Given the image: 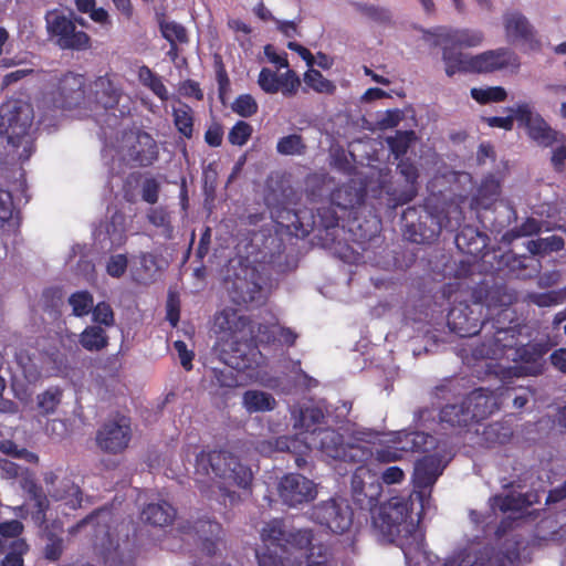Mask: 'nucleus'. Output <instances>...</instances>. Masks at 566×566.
<instances>
[{"label": "nucleus", "mask_w": 566, "mask_h": 566, "mask_svg": "<svg viewBox=\"0 0 566 566\" xmlns=\"http://www.w3.org/2000/svg\"><path fill=\"white\" fill-rule=\"evenodd\" d=\"M222 272L229 301L216 313L213 326L214 348L226 368H213L212 374L220 387L235 388L248 380V243L239 242Z\"/></svg>", "instance_id": "f257e3e1"}, {"label": "nucleus", "mask_w": 566, "mask_h": 566, "mask_svg": "<svg viewBox=\"0 0 566 566\" xmlns=\"http://www.w3.org/2000/svg\"><path fill=\"white\" fill-rule=\"evenodd\" d=\"M421 494L396 495L377 506L371 514V527L382 542L401 548L407 566L419 563L424 555V536L418 528L426 509Z\"/></svg>", "instance_id": "f03ea898"}, {"label": "nucleus", "mask_w": 566, "mask_h": 566, "mask_svg": "<svg viewBox=\"0 0 566 566\" xmlns=\"http://www.w3.org/2000/svg\"><path fill=\"white\" fill-rule=\"evenodd\" d=\"M284 248L283 239L273 227L250 231V304L265 305L280 276L294 268Z\"/></svg>", "instance_id": "7ed1b4c3"}, {"label": "nucleus", "mask_w": 566, "mask_h": 566, "mask_svg": "<svg viewBox=\"0 0 566 566\" xmlns=\"http://www.w3.org/2000/svg\"><path fill=\"white\" fill-rule=\"evenodd\" d=\"M380 433L368 428H356L345 437L332 428L313 429L306 434L307 443L322 454L333 460L348 463H363L374 457L373 444L379 440Z\"/></svg>", "instance_id": "20e7f679"}, {"label": "nucleus", "mask_w": 566, "mask_h": 566, "mask_svg": "<svg viewBox=\"0 0 566 566\" xmlns=\"http://www.w3.org/2000/svg\"><path fill=\"white\" fill-rule=\"evenodd\" d=\"M300 196L283 177L270 178L266 182L264 202L272 220L282 227L293 228L302 237L316 229V212L313 209H298Z\"/></svg>", "instance_id": "39448f33"}, {"label": "nucleus", "mask_w": 566, "mask_h": 566, "mask_svg": "<svg viewBox=\"0 0 566 566\" xmlns=\"http://www.w3.org/2000/svg\"><path fill=\"white\" fill-rule=\"evenodd\" d=\"M413 422L415 430H401L395 433L392 440L394 447L377 450V459L381 462H392L398 460L401 454L399 452H421L432 451L438 446V439L431 433L436 431V409L420 408L415 411Z\"/></svg>", "instance_id": "423d86ee"}, {"label": "nucleus", "mask_w": 566, "mask_h": 566, "mask_svg": "<svg viewBox=\"0 0 566 566\" xmlns=\"http://www.w3.org/2000/svg\"><path fill=\"white\" fill-rule=\"evenodd\" d=\"M264 305L250 304V381L254 378L252 364L261 367L265 364V356L259 346L274 344L277 335L283 344L293 346L297 334L289 327H280L277 317Z\"/></svg>", "instance_id": "0eeeda50"}, {"label": "nucleus", "mask_w": 566, "mask_h": 566, "mask_svg": "<svg viewBox=\"0 0 566 566\" xmlns=\"http://www.w3.org/2000/svg\"><path fill=\"white\" fill-rule=\"evenodd\" d=\"M34 118L33 108L21 99H10L0 106V133L14 148L22 147L21 161L30 159L34 151V140L30 134Z\"/></svg>", "instance_id": "6e6552de"}, {"label": "nucleus", "mask_w": 566, "mask_h": 566, "mask_svg": "<svg viewBox=\"0 0 566 566\" xmlns=\"http://www.w3.org/2000/svg\"><path fill=\"white\" fill-rule=\"evenodd\" d=\"M523 329H526V325L520 323L511 307L499 310L491 318L484 315L483 331L486 339L482 344L481 353L491 359L504 358L506 348L517 345Z\"/></svg>", "instance_id": "1a4fd4ad"}, {"label": "nucleus", "mask_w": 566, "mask_h": 566, "mask_svg": "<svg viewBox=\"0 0 566 566\" xmlns=\"http://www.w3.org/2000/svg\"><path fill=\"white\" fill-rule=\"evenodd\" d=\"M196 470L211 479H220L226 485L248 488V468L229 451H201L196 458Z\"/></svg>", "instance_id": "9d476101"}, {"label": "nucleus", "mask_w": 566, "mask_h": 566, "mask_svg": "<svg viewBox=\"0 0 566 566\" xmlns=\"http://www.w3.org/2000/svg\"><path fill=\"white\" fill-rule=\"evenodd\" d=\"M261 539L280 546L284 554L291 551L311 552V556L315 554L314 531L310 527L297 528L289 525L282 518H273L265 523L261 530Z\"/></svg>", "instance_id": "9b49d317"}, {"label": "nucleus", "mask_w": 566, "mask_h": 566, "mask_svg": "<svg viewBox=\"0 0 566 566\" xmlns=\"http://www.w3.org/2000/svg\"><path fill=\"white\" fill-rule=\"evenodd\" d=\"M506 109L515 113L518 127L523 128L530 140L537 146L548 148L556 143L566 140L565 134L553 128L530 103L520 102Z\"/></svg>", "instance_id": "f8f14e48"}, {"label": "nucleus", "mask_w": 566, "mask_h": 566, "mask_svg": "<svg viewBox=\"0 0 566 566\" xmlns=\"http://www.w3.org/2000/svg\"><path fill=\"white\" fill-rule=\"evenodd\" d=\"M44 21L49 38L61 50L85 51L91 48L90 35L85 31L77 30L72 17H67L63 11L48 10Z\"/></svg>", "instance_id": "ddd939ff"}, {"label": "nucleus", "mask_w": 566, "mask_h": 566, "mask_svg": "<svg viewBox=\"0 0 566 566\" xmlns=\"http://www.w3.org/2000/svg\"><path fill=\"white\" fill-rule=\"evenodd\" d=\"M405 238L417 244L433 242L440 234L442 226L440 216L427 207H408L401 216Z\"/></svg>", "instance_id": "4468645a"}, {"label": "nucleus", "mask_w": 566, "mask_h": 566, "mask_svg": "<svg viewBox=\"0 0 566 566\" xmlns=\"http://www.w3.org/2000/svg\"><path fill=\"white\" fill-rule=\"evenodd\" d=\"M484 263H489L494 271H506L507 274L518 280H531L536 277L542 263L531 255L515 254L512 250L502 251L501 248H493L482 255Z\"/></svg>", "instance_id": "2eb2a0df"}, {"label": "nucleus", "mask_w": 566, "mask_h": 566, "mask_svg": "<svg viewBox=\"0 0 566 566\" xmlns=\"http://www.w3.org/2000/svg\"><path fill=\"white\" fill-rule=\"evenodd\" d=\"M310 520L326 527L334 534H344L353 525L354 512L348 501L331 497L313 505L308 512Z\"/></svg>", "instance_id": "dca6fc26"}, {"label": "nucleus", "mask_w": 566, "mask_h": 566, "mask_svg": "<svg viewBox=\"0 0 566 566\" xmlns=\"http://www.w3.org/2000/svg\"><path fill=\"white\" fill-rule=\"evenodd\" d=\"M49 97L54 107L60 109L86 108L87 87L86 78L82 74L65 72L56 78L49 92Z\"/></svg>", "instance_id": "f3484780"}, {"label": "nucleus", "mask_w": 566, "mask_h": 566, "mask_svg": "<svg viewBox=\"0 0 566 566\" xmlns=\"http://www.w3.org/2000/svg\"><path fill=\"white\" fill-rule=\"evenodd\" d=\"M133 438L132 420L129 417L117 413L107 419L97 429L96 446L105 453L117 455L123 453Z\"/></svg>", "instance_id": "a211bd4d"}, {"label": "nucleus", "mask_w": 566, "mask_h": 566, "mask_svg": "<svg viewBox=\"0 0 566 566\" xmlns=\"http://www.w3.org/2000/svg\"><path fill=\"white\" fill-rule=\"evenodd\" d=\"M350 485L355 505L371 513L378 506L382 493V482L378 474L366 465H359L352 475Z\"/></svg>", "instance_id": "6ab92c4d"}, {"label": "nucleus", "mask_w": 566, "mask_h": 566, "mask_svg": "<svg viewBox=\"0 0 566 566\" xmlns=\"http://www.w3.org/2000/svg\"><path fill=\"white\" fill-rule=\"evenodd\" d=\"M446 468L444 458L439 452L423 455L415 462L412 472L413 490L410 494L422 495V507L430 505L431 488Z\"/></svg>", "instance_id": "aec40b11"}, {"label": "nucleus", "mask_w": 566, "mask_h": 566, "mask_svg": "<svg viewBox=\"0 0 566 566\" xmlns=\"http://www.w3.org/2000/svg\"><path fill=\"white\" fill-rule=\"evenodd\" d=\"M484 314L479 302H460L453 305L447 315L450 332L459 337H472L483 331Z\"/></svg>", "instance_id": "412c9836"}, {"label": "nucleus", "mask_w": 566, "mask_h": 566, "mask_svg": "<svg viewBox=\"0 0 566 566\" xmlns=\"http://www.w3.org/2000/svg\"><path fill=\"white\" fill-rule=\"evenodd\" d=\"M551 347L552 345L548 339H534L526 344L518 339L515 347L506 348L504 357L518 363L525 375L537 376L544 371L545 356L551 350Z\"/></svg>", "instance_id": "4be33fe9"}, {"label": "nucleus", "mask_w": 566, "mask_h": 566, "mask_svg": "<svg viewBox=\"0 0 566 566\" xmlns=\"http://www.w3.org/2000/svg\"><path fill=\"white\" fill-rule=\"evenodd\" d=\"M489 502L493 512L499 510L502 513H511L496 526L494 534L497 539L504 537L511 530L520 524L524 517V511L530 506V502L522 494H496L490 497Z\"/></svg>", "instance_id": "5701e85b"}, {"label": "nucleus", "mask_w": 566, "mask_h": 566, "mask_svg": "<svg viewBox=\"0 0 566 566\" xmlns=\"http://www.w3.org/2000/svg\"><path fill=\"white\" fill-rule=\"evenodd\" d=\"M471 73L488 74L506 69L517 71L521 66L520 56L511 48L502 46L488 50L470 57Z\"/></svg>", "instance_id": "b1692460"}, {"label": "nucleus", "mask_w": 566, "mask_h": 566, "mask_svg": "<svg viewBox=\"0 0 566 566\" xmlns=\"http://www.w3.org/2000/svg\"><path fill=\"white\" fill-rule=\"evenodd\" d=\"M473 301L479 302L482 308H506L517 301V294L506 283L496 281L495 279H485L481 281L472 290Z\"/></svg>", "instance_id": "393cba45"}, {"label": "nucleus", "mask_w": 566, "mask_h": 566, "mask_svg": "<svg viewBox=\"0 0 566 566\" xmlns=\"http://www.w3.org/2000/svg\"><path fill=\"white\" fill-rule=\"evenodd\" d=\"M282 502L291 507L308 503L317 495L316 484L300 473L285 474L277 486Z\"/></svg>", "instance_id": "a878e982"}, {"label": "nucleus", "mask_w": 566, "mask_h": 566, "mask_svg": "<svg viewBox=\"0 0 566 566\" xmlns=\"http://www.w3.org/2000/svg\"><path fill=\"white\" fill-rule=\"evenodd\" d=\"M503 27L507 42H523L531 51H541L542 41L537 36V30L521 11H506L503 14Z\"/></svg>", "instance_id": "bb28decb"}, {"label": "nucleus", "mask_w": 566, "mask_h": 566, "mask_svg": "<svg viewBox=\"0 0 566 566\" xmlns=\"http://www.w3.org/2000/svg\"><path fill=\"white\" fill-rule=\"evenodd\" d=\"M180 530L200 545L207 557H216L219 549L221 524L209 518H199L193 523L188 522L187 525H181Z\"/></svg>", "instance_id": "cd10ccee"}, {"label": "nucleus", "mask_w": 566, "mask_h": 566, "mask_svg": "<svg viewBox=\"0 0 566 566\" xmlns=\"http://www.w3.org/2000/svg\"><path fill=\"white\" fill-rule=\"evenodd\" d=\"M258 83L265 93L275 94L281 92L286 98L295 96L301 86L298 75L291 69H287L285 73L277 74L268 67H263Z\"/></svg>", "instance_id": "c85d7f7f"}, {"label": "nucleus", "mask_w": 566, "mask_h": 566, "mask_svg": "<svg viewBox=\"0 0 566 566\" xmlns=\"http://www.w3.org/2000/svg\"><path fill=\"white\" fill-rule=\"evenodd\" d=\"M397 172L405 179L407 186L400 191L395 189L392 192H388L387 207L390 210H395L397 207L411 201L418 191L417 180L419 178V170L413 160L410 158L399 159Z\"/></svg>", "instance_id": "c756f323"}, {"label": "nucleus", "mask_w": 566, "mask_h": 566, "mask_svg": "<svg viewBox=\"0 0 566 566\" xmlns=\"http://www.w3.org/2000/svg\"><path fill=\"white\" fill-rule=\"evenodd\" d=\"M43 481L50 496L55 501H63L70 509L81 507L83 493L81 488L70 478H63L59 483L57 475L53 471L43 474Z\"/></svg>", "instance_id": "7c9ffc66"}, {"label": "nucleus", "mask_w": 566, "mask_h": 566, "mask_svg": "<svg viewBox=\"0 0 566 566\" xmlns=\"http://www.w3.org/2000/svg\"><path fill=\"white\" fill-rule=\"evenodd\" d=\"M122 90L107 76H98L87 92L86 108H115L120 99Z\"/></svg>", "instance_id": "2f4dec72"}, {"label": "nucleus", "mask_w": 566, "mask_h": 566, "mask_svg": "<svg viewBox=\"0 0 566 566\" xmlns=\"http://www.w3.org/2000/svg\"><path fill=\"white\" fill-rule=\"evenodd\" d=\"M437 427L442 430H467L473 424L472 416L469 407L465 406L463 399L459 402L447 403L439 412L436 411Z\"/></svg>", "instance_id": "473e14b6"}, {"label": "nucleus", "mask_w": 566, "mask_h": 566, "mask_svg": "<svg viewBox=\"0 0 566 566\" xmlns=\"http://www.w3.org/2000/svg\"><path fill=\"white\" fill-rule=\"evenodd\" d=\"M489 240L486 233L470 224L460 227L454 237V243L459 251L463 254L481 258L485 253L484 250L489 244Z\"/></svg>", "instance_id": "72a5a7b5"}, {"label": "nucleus", "mask_w": 566, "mask_h": 566, "mask_svg": "<svg viewBox=\"0 0 566 566\" xmlns=\"http://www.w3.org/2000/svg\"><path fill=\"white\" fill-rule=\"evenodd\" d=\"M462 399L465 406L469 407L473 423L485 419L496 409V401L493 392L482 387L473 389Z\"/></svg>", "instance_id": "f704fd0d"}, {"label": "nucleus", "mask_w": 566, "mask_h": 566, "mask_svg": "<svg viewBox=\"0 0 566 566\" xmlns=\"http://www.w3.org/2000/svg\"><path fill=\"white\" fill-rule=\"evenodd\" d=\"M176 513V509L170 503L159 501L147 504L140 513V518L149 525L164 527L174 522Z\"/></svg>", "instance_id": "c9c22d12"}, {"label": "nucleus", "mask_w": 566, "mask_h": 566, "mask_svg": "<svg viewBox=\"0 0 566 566\" xmlns=\"http://www.w3.org/2000/svg\"><path fill=\"white\" fill-rule=\"evenodd\" d=\"M472 55L465 54L461 49L447 42L442 48V61L444 63V71L447 76L452 77L457 73H471L469 66L470 57Z\"/></svg>", "instance_id": "e433bc0d"}, {"label": "nucleus", "mask_w": 566, "mask_h": 566, "mask_svg": "<svg viewBox=\"0 0 566 566\" xmlns=\"http://www.w3.org/2000/svg\"><path fill=\"white\" fill-rule=\"evenodd\" d=\"M275 444L279 451H286L291 454L297 468L303 469L307 465L305 455L312 447L307 443L306 437L304 440H300L296 437L284 436L277 438Z\"/></svg>", "instance_id": "4c0bfd02"}, {"label": "nucleus", "mask_w": 566, "mask_h": 566, "mask_svg": "<svg viewBox=\"0 0 566 566\" xmlns=\"http://www.w3.org/2000/svg\"><path fill=\"white\" fill-rule=\"evenodd\" d=\"M146 220L158 230V234L166 240L174 238L171 211L166 206L150 207L146 211Z\"/></svg>", "instance_id": "58836bf2"}, {"label": "nucleus", "mask_w": 566, "mask_h": 566, "mask_svg": "<svg viewBox=\"0 0 566 566\" xmlns=\"http://www.w3.org/2000/svg\"><path fill=\"white\" fill-rule=\"evenodd\" d=\"M364 201V191L352 185H344L331 195V202L342 210L353 209Z\"/></svg>", "instance_id": "ea45409f"}, {"label": "nucleus", "mask_w": 566, "mask_h": 566, "mask_svg": "<svg viewBox=\"0 0 566 566\" xmlns=\"http://www.w3.org/2000/svg\"><path fill=\"white\" fill-rule=\"evenodd\" d=\"M444 40L459 49H470L481 45L484 34L474 29H448Z\"/></svg>", "instance_id": "a19ab883"}, {"label": "nucleus", "mask_w": 566, "mask_h": 566, "mask_svg": "<svg viewBox=\"0 0 566 566\" xmlns=\"http://www.w3.org/2000/svg\"><path fill=\"white\" fill-rule=\"evenodd\" d=\"M108 335L98 325L86 326L80 334L81 346L88 352H101L108 346Z\"/></svg>", "instance_id": "79ce46f5"}, {"label": "nucleus", "mask_w": 566, "mask_h": 566, "mask_svg": "<svg viewBox=\"0 0 566 566\" xmlns=\"http://www.w3.org/2000/svg\"><path fill=\"white\" fill-rule=\"evenodd\" d=\"M158 158L156 140L148 134L143 133L137 137V146H134V160L140 166H149Z\"/></svg>", "instance_id": "37998d69"}, {"label": "nucleus", "mask_w": 566, "mask_h": 566, "mask_svg": "<svg viewBox=\"0 0 566 566\" xmlns=\"http://www.w3.org/2000/svg\"><path fill=\"white\" fill-rule=\"evenodd\" d=\"M325 412L319 406H303L300 408L298 418L294 426L304 429L306 434H310L313 429H323L319 426L325 423Z\"/></svg>", "instance_id": "c03bdc74"}, {"label": "nucleus", "mask_w": 566, "mask_h": 566, "mask_svg": "<svg viewBox=\"0 0 566 566\" xmlns=\"http://www.w3.org/2000/svg\"><path fill=\"white\" fill-rule=\"evenodd\" d=\"M172 118L178 133L187 139L192 138L195 122L192 108L179 101V106L172 108Z\"/></svg>", "instance_id": "a18cd8bd"}, {"label": "nucleus", "mask_w": 566, "mask_h": 566, "mask_svg": "<svg viewBox=\"0 0 566 566\" xmlns=\"http://www.w3.org/2000/svg\"><path fill=\"white\" fill-rule=\"evenodd\" d=\"M525 245L533 258L535 255L544 256L552 252L562 251L565 247V240L559 235H551L547 238L530 240Z\"/></svg>", "instance_id": "49530a36"}, {"label": "nucleus", "mask_w": 566, "mask_h": 566, "mask_svg": "<svg viewBox=\"0 0 566 566\" xmlns=\"http://www.w3.org/2000/svg\"><path fill=\"white\" fill-rule=\"evenodd\" d=\"M316 229L321 233L326 232V237H332L334 241L333 231L338 228L339 217L336 212L335 206L332 202L327 206H321L316 210Z\"/></svg>", "instance_id": "de8ad7c7"}, {"label": "nucleus", "mask_w": 566, "mask_h": 566, "mask_svg": "<svg viewBox=\"0 0 566 566\" xmlns=\"http://www.w3.org/2000/svg\"><path fill=\"white\" fill-rule=\"evenodd\" d=\"M15 360L28 382H35L41 378L42 367L34 354L31 355L28 349H20L15 354Z\"/></svg>", "instance_id": "09e8293b"}, {"label": "nucleus", "mask_w": 566, "mask_h": 566, "mask_svg": "<svg viewBox=\"0 0 566 566\" xmlns=\"http://www.w3.org/2000/svg\"><path fill=\"white\" fill-rule=\"evenodd\" d=\"M416 140V133L413 130H397L394 136H388L386 143L394 155L395 159L406 158L411 144Z\"/></svg>", "instance_id": "8fccbe9b"}, {"label": "nucleus", "mask_w": 566, "mask_h": 566, "mask_svg": "<svg viewBox=\"0 0 566 566\" xmlns=\"http://www.w3.org/2000/svg\"><path fill=\"white\" fill-rule=\"evenodd\" d=\"M138 78L142 84L148 87L163 102L169 98L168 90L155 72L147 65H143L138 70Z\"/></svg>", "instance_id": "3c124183"}, {"label": "nucleus", "mask_w": 566, "mask_h": 566, "mask_svg": "<svg viewBox=\"0 0 566 566\" xmlns=\"http://www.w3.org/2000/svg\"><path fill=\"white\" fill-rule=\"evenodd\" d=\"M493 557L494 547L491 545L471 547L467 551L460 566H492Z\"/></svg>", "instance_id": "603ef678"}, {"label": "nucleus", "mask_w": 566, "mask_h": 566, "mask_svg": "<svg viewBox=\"0 0 566 566\" xmlns=\"http://www.w3.org/2000/svg\"><path fill=\"white\" fill-rule=\"evenodd\" d=\"M263 547L255 551V557L259 566H282L284 552L274 543L262 541Z\"/></svg>", "instance_id": "864d4df0"}, {"label": "nucleus", "mask_w": 566, "mask_h": 566, "mask_svg": "<svg viewBox=\"0 0 566 566\" xmlns=\"http://www.w3.org/2000/svg\"><path fill=\"white\" fill-rule=\"evenodd\" d=\"M213 69L216 73V81L218 83V97L221 104L226 106L228 103V95L231 91V84L223 60L219 54H214L213 56Z\"/></svg>", "instance_id": "5fc2aeb1"}, {"label": "nucleus", "mask_w": 566, "mask_h": 566, "mask_svg": "<svg viewBox=\"0 0 566 566\" xmlns=\"http://www.w3.org/2000/svg\"><path fill=\"white\" fill-rule=\"evenodd\" d=\"M303 80L308 87L317 93L333 95L336 91V85L325 78L318 70L313 67H310V70L304 73Z\"/></svg>", "instance_id": "6e6d98bb"}, {"label": "nucleus", "mask_w": 566, "mask_h": 566, "mask_svg": "<svg viewBox=\"0 0 566 566\" xmlns=\"http://www.w3.org/2000/svg\"><path fill=\"white\" fill-rule=\"evenodd\" d=\"M63 390L60 387H49L45 391L38 395V408L43 415L55 412L62 401Z\"/></svg>", "instance_id": "4d7b16f0"}, {"label": "nucleus", "mask_w": 566, "mask_h": 566, "mask_svg": "<svg viewBox=\"0 0 566 566\" xmlns=\"http://www.w3.org/2000/svg\"><path fill=\"white\" fill-rule=\"evenodd\" d=\"M69 304L72 306L74 316L83 317L91 313L94 298L88 291H77L69 296Z\"/></svg>", "instance_id": "13d9d810"}, {"label": "nucleus", "mask_w": 566, "mask_h": 566, "mask_svg": "<svg viewBox=\"0 0 566 566\" xmlns=\"http://www.w3.org/2000/svg\"><path fill=\"white\" fill-rule=\"evenodd\" d=\"M471 97L479 104L485 105L505 101L507 93L502 86H491L486 88L473 87L471 88Z\"/></svg>", "instance_id": "bf43d9fd"}, {"label": "nucleus", "mask_w": 566, "mask_h": 566, "mask_svg": "<svg viewBox=\"0 0 566 566\" xmlns=\"http://www.w3.org/2000/svg\"><path fill=\"white\" fill-rule=\"evenodd\" d=\"M276 150L285 156L303 155L306 150V145L301 135L291 134L279 139Z\"/></svg>", "instance_id": "052dcab7"}, {"label": "nucleus", "mask_w": 566, "mask_h": 566, "mask_svg": "<svg viewBox=\"0 0 566 566\" xmlns=\"http://www.w3.org/2000/svg\"><path fill=\"white\" fill-rule=\"evenodd\" d=\"M42 537L45 539V545L42 551L44 559L52 563L60 560L64 553L63 536H57L53 533H42Z\"/></svg>", "instance_id": "680f3d73"}, {"label": "nucleus", "mask_w": 566, "mask_h": 566, "mask_svg": "<svg viewBox=\"0 0 566 566\" xmlns=\"http://www.w3.org/2000/svg\"><path fill=\"white\" fill-rule=\"evenodd\" d=\"M349 4L371 21L382 23L390 20L389 11L381 7L358 1H350Z\"/></svg>", "instance_id": "e2e57ef3"}, {"label": "nucleus", "mask_w": 566, "mask_h": 566, "mask_svg": "<svg viewBox=\"0 0 566 566\" xmlns=\"http://www.w3.org/2000/svg\"><path fill=\"white\" fill-rule=\"evenodd\" d=\"M159 29L164 39L169 43H187L188 34L186 28L175 21H161Z\"/></svg>", "instance_id": "0e129e2a"}, {"label": "nucleus", "mask_w": 566, "mask_h": 566, "mask_svg": "<svg viewBox=\"0 0 566 566\" xmlns=\"http://www.w3.org/2000/svg\"><path fill=\"white\" fill-rule=\"evenodd\" d=\"M32 501L31 517L36 525H43L46 521V513L50 509L48 495L42 490L36 495L30 497Z\"/></svg>", "instance_id": "69168bd1"}, {"label": "nucleus", "mask_w": 566, "mask_h": 566, "mask_svg": "<svg viewBox=\"0 0 566 566\" xmlns=\"http://www.w3.org/2000/svg\"><path fill=\"white\" fill-rule=\"evenodd\" d=\"M566 293L564 291H546L539 293H532L528 300L532 304L538 307H551L564 302Z\"/></svg>", "instance_id": "338daca9"}, {"label": "nucleus", "mask_w": 566, "mask_h": 566, "mask_svg": "<svg viewBox=\"0 0 566 566\" xmlns=\"http://www.w3.org/2000/svg\"><path fill=\"white\" fill-rule=\"evenodd\" d=\"M93 322L98 326L112 327L115 324V316L112 306L107 302H98L93 304L91 311Z\"/></svg>", "instance_id": "774afa93"}]
</instances>
